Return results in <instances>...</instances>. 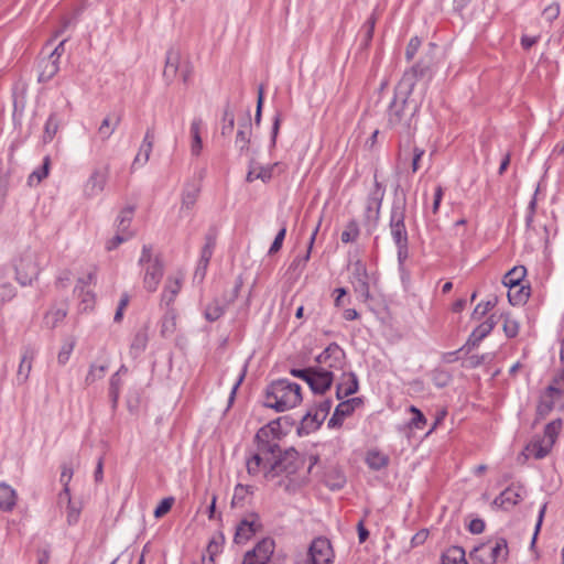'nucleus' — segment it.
Listing matches in <instances>:
<instances>
[{"label":"nucleus","instance_id":"603ef678","mask_svg":"<svg viewBox=\"0 0 564 564\" xmlns=\"http://www.w3.org/2000/svg\"><path fill=\"white\" fill-rule=\"evenodd\" d=\"M66 316V311L63 308H57L54 311H51L45 316V324L50 328H54L57 326L59 322H62Z\"/></svg>","mask_w":564,"mask_h":564},{"label":"nucleus","instance_id":"6ab92c4d","mask_svg":"<svg viewBox=\"0 0 564 564\" xmlns=\"http://www.w3.org/2000/svg\"><path fill=\"white\" fill-rule=\"evenodd\" d=\"M200 193V185L198 183L188 182L184 185L182 192L181 213L191 210Z\"/></svg>","mask_w":564,"mask_h":564},{"label":"nucleus","instance_id":"6e6d98bb","mask_svg":"<svg viewBox=\"0 0 564 564\" xmlns=\"http://www.w3.org/2000/svg\"><path fill=\"white\" fill-rule=\"evenodd\" d=\"M359 235L358 225L355 221H351L347 225L346 229L341 232V241L345 243L351 242L356 240Z\"/></svg>","mask_w":564,"mask_h":564},{"label":"nucleus","instance_id":"b1692460","mask_svg":"<svg viewBox=\"0 0 564 564\" xmlns=\"http://www.w3.org/2000/svg\"><path fill=\"white\" fill-rule=\"evenodd\" d=\"M527 274V269L523 265H517L513 267L511 270H509L502 279V283L505 286H507L509 290H513L518 286H520L521 281L524 279Z\"/></svg>","mask_w":564,"mask_h":564},{"label":"nucleus","instance_id":"cd10ccee","mask_svg":"<svg viewBox=\"0 0 564 564\" xmlns=\"http://www.w3.org/2000/svg\"><path fill=\"white\" fill-rule=\"evenodd\" d=\"M176 311L172 307H167L162 318L161 335L163 337L172 336L176 330Z\"/></svg>","mask_w":564,"mask_h":564},{"label":"nucleus","instance_id":"2f4dec72","mask_svg":"<svg viewBox=\"0 0 564 564\" xmlns=\"http://www.w3.org/2000/svg\"><path fill=\"white\" fill-rule=\"evenodd\" d=\"M487 544V553L489 558H491V564H495L499 558H505L508 554L507 541L505 539H499L495 544Z\"/></svg>","mask_w":564,"mask_h":564},{"label":"nucleus","instance_id":"5fc2aeb1","mask_svg":"<svg viewBox=\"0 0 564 564\" xmlns=\"http://www.w3.org/2000/svg\"><path fill=\"white\" fill-rule=\"evenodd\" d=\"M74 347H75L74 339H68L67 341H65L63 344V346L61 347V350L58 352V356H57V361L59 365H65L69 360L70 354H72Z\"/></svg>","mask_w":564,"mask_h":564},{"label":"nucleus","instance_id":"bf43d9fd","mask_svg":"<svg viewBox=\"0 0 564 564\" xmlns=\"http://www.w3.org/2000/svg\"><path fill=\"white\" fill-rule=\"evenodd\" d=\"M14 296H15V288L11 283L4 282V283L0 284V303L1 304L11 301Z\"/></svg>","mask_w":564,"mask_h":564},{"label":"nucleus","instance_id":"7c9ffc66","mask_svg":"<svg viewBox=\"0 0 564 564\" xmlns=\"http://www.w3.org/2000/svg\"><path fill=\"white\" fill-rule=\"evenodd\" d=\"M366 463L370 469L381 470L388 466L389 457L379 451L372 449L367 453Z\"/></svg>","mask_w":564,"mask_h":564},{"label":"nucleus","instance_id":"dca6fc26","mask_svg":"<svg viewBox=\"0 0 564 564\" xmlns=\"http://www.w3.org/2000/svg\"><path fill=\"white\" fill-rule=\"evenodd\" d=\"M154 143V129L149 128L144 134L142 143L139 149V153L135 155L131 169H134L138 164H145L151 155Z\"/></svg>","mask_w":564,"mask_h":564},{"label":"nucleus","instance_id":"a211bd4d","mask_svg":"<svg viewBox=\"0 0 564 564\" xmlns=\"http://www.w3.org/2000/svg\"><path fill=\"white\" fill-rule=\"evenodd\" d=\"M17 281L22 285H29L32 283L33 279H35L39 274V268L32 261H21L19 265L15 268Z\"/></svg>","mask_w":564,"mask_h":564},{"label":"nucleus","instance_id":"a878e982","mask_svg":"<svg viewBox=\"0 0 564 564\" xmlns=\"http://www.w3.org/2000/svg\"><path fill=\"white\" fill-rule=\"evenodd\" d=\"M17 495L13 488L2 482L0 484V509L11 511L15 506Z\"/></svg>","mask_w":564,"mask_h":564},{"label":"nucleus","instance_id":"f257e3e1","mask_svg":"<svg viewBox=\"0 0 564 564\" xmlns=\"http://www.w3.org/2000/svg\"><path fill=\"white\" fill-rule=\"evenodd\" d=\"M420 102L405 94L404 89L395 88L393 100L388 109V124L399 135V145H409L417 127Z\"/></svg>","mask_w":564,"mask_h":564},{"label":"nucleus","instance_id":"c85d7f7f","mask_svg":"<svg viewBox=\"0 0 564 564\" xmlns=\"http://www.w3.org/2000/svg\"><path fill=\"white\" fill-rule=\"evenodd\" d=\"M250 133H251V122L250 119H246L242 124L239 126L236 135V145L239 148L240 152H243L249 149L250 143Z\"/></svg>","mask_w":564,"mask_h":564},{"label":"nucleus","instance_id":"58836bf2","mask_svg":"<svg viewBox=\"0 0 564 564\" xmlns=\"http://www.w3.org/2000/svg\"><path fill=\"white\" fill-rule=\"evenodd\" d=\"M225 311L226 306L221 305L218 300H214L206 305L204 316L208 322H216L225 314Z\"/></svg>","mask_w":564,"mask_h":564},{"label":"nucleus","instance_id":"680f3d73","mask_svg":"<svg viewBox=\"0 0 564 564\" xmlns=\"http://www.w3.org/2000/svg\"><path fill=\"white\" fill-rule=\"evenodd\" d=\"M174 498L172 497L164 498L163 500H161V502L154 510V517L162 518L164 514H166L171 510Z\"/></svg>","mask_w":564,"mask_h":564},{"label":"nucleus","instance_id":"6e6552de","mask_svg":"<svg viewBox=\"0 0 564 564\" xmlns=\"http://www.w3.org/2000/svg\"><path fill=\"white\" fill-rule=\"evenodd\" d=\"M274 549V540L264 538L245 554L241 564H267L273 555Z\"/></svg>","mask_w":564,"mask_h":564},{"label":"nucleus","instance_id":"49530a36","mask_svg":"<svg viewBox=\"0 0 564 564\" xmlns=\"http://www.w3.org/2000/svg\"><path fill=\"white\" fill-rule=\"evenodd\" d=\"M486 549L487 544L475 546L469 553L470 561L475 564H491V558H489Z\"/></svg>","mask_w":564,"mask_h":564},{"label":"nucleus","instance_id":"72a5a7b5","mask_svg":"<svg viewBox=\"0 0 564 564\" xmlns=\"http://www.w3.org/2000/svg\"><path fill=\"white\" fill-rule=\"evenodd\" d=\"M291 373L302 379L304 382L308 384V388H317V370L314 367L302 368V369H292Z\"/></svg>","mask_w":564,"mask_h":564},{"label":"nucleus","instance_id":"9b49d317","mask_svg":"<svg viewBox=\"0 0 564 564\" xmlns=\"http://www.w3.org/2000/svg\"><path fill=\"white\" fill-rule=\"evenodd\" d=\"M164 273V265L159 256H155L153 262L145 267L143 286L149 292H155Z\"/></svg>","mask_w":564,"mask_h":564},{"label":"nucleus","instance_id":"0eeeda50","mask_svg":"<svg viewBox=\"0 0 564 564\" xmlns=\"http://www.w3.org/2000/svg\"><path fill=\"white\" fill-rule=\"evenodd\" d=\"M553 409L564 410V390H544L540 394L533 425L544 420Z\"/></svg>","mask_w":564,"mask_h":564},{"label":"nucleus","instance_id":"864d4df0","mask_svg":"<svg viewBox=\"0 0 564 564\" xmlns=\"http://www.w3.org/2000/svg\"><path fill=\"white\" fill-rule=\"evenodd\" d=\"M503 317V332L506 334L507 337L509 338H513L518 335L519 333V323L511 318L509 315H505L502 316Z\"/></svg>","mask_w":564,"mask_h":564},{"label":"nucleus","instance_id":"13d9d810","mask_svg":"<svg viewBox=\"0 0 564 564\" xmlns=\"http://www.w3.org/2000/svg\"><path fill=\"white\" fill-rule=\"evenodd\" d=\"M317 235H319V231H317V225L314 227V229L312 230V235H311V241H310V246H308V250L306 252V254L303 257V258H297L293 261L292 263V267H294L295 269H299L300 267L304 265L305 262L308 260L310 258V253L312 251V248H313V245H314V241L317 237Z\"/></svg>","mask_w":564,"mask_h":564},{"label":"nucleus","instance_id":"e2e57ef3","mask_svg":"<svg viewBox=\"0 0 564 564\" xmlns=\"http://www.w3.org/2000/svg\"><path fill=\"white\" fill-rule=\"evenodd\" d=\"M224 121H225V123L221 128V134L228 135L231 133L234 126H235V116L229 109H226L224 111Z\"/></svg>","mask_w":564,"mask_h":564},{"label":"nucleus","instance_id":"423d86ee","mask_svg":"<svg viewBox=\"0 0 564 564\" xmlns=\"http://www.w3.org/2000/svg\"><path fill=\"white\" fill-rule=\"evenodd\" d=\"M302 390H267L263 404L276 412H284L302 401Z\"/></svg>","mask_w":564,"mask_h":564},{"label":"nucleus","instance_id":"4468645a","mask_svg":"<svg viewBox=\"0 0 564 564\" xmlns=\"http://www.w3.org/2000/svg\"><path fill=\"white\" fill-rule=\"evenodd\" d=\"M108 170L106 166L104 170H95L85 185V193L89 197L99 195L107 183Z\"/></svg>","mask_w":564,"mask_h":564},{"label":"nucleus","instance_id":"393cba45","mask_svg":"<svg viewBox=\"0 0 564 564\" xmlns=\"http://www.w3.org/2000/svg\"><path fill=\"white\" fill-rule=\"evenodd\" d=\"M324 484L330 490H338L346 484V477L339 468L333 467L329 471L325 473Z\"/></svg>","mask_w":564,"mask_h":564},{"label":"nucleus","instance_id":"ea45409f","mask_svg":"<svg viewBox=\"0 0 564 564\" xmlns=\"http://www.w3.org/2000/svg\"><path fill=\"white\" fill-rule=\"evenodd\" d=\"M121 121V117L120 116H117L116 119L112 121L110 119V117H106L99 128H98V133L99 135L101 137L102 140H107L108 138H110V135L116 131L117 127L119 126Z\"/></svg>","mask_w":564,"mask_h":564},{"label":"nucleus","instance_id":"f3484780","mask_svg":"<svg viewBox=\"0 0 564 564\" xmlns=\"http://www.w3.org/2000/svg\"><path fill=\"white\" fill-rule=\"evenodd\" d=\"M180 63H181L180 52L176 48L171 47L166 52L165 67L163 70V76L167 84H170L175 78V76L178 72L180 65H181Z\"/></svg>","mask_w":564,"mask_h":564},{"label":"nucleus","instance_id":"aec40b11","mask_svg":"<svg viewBox=\"0 0 564 564\" xmlns=\"http://www.w3.org/2000/svg\"><path fill=\"white\" fill-rule=\"evenodd\" d=\"M495 325V315H491L473 330L467 340V345L473 347L477 346L494 329Z\"/></svg>","mask_w":564,"mask_h":564},{"label":"nucleus","instance_id":"9d476101","mask_svg":"<svg viewBox=\"0 0 564 564\" xmlns=\"http://www.w3.org/2000/svg\"><path fill=\"white\" fill-rule=\"evenodd\" d=\"M262 530V523L257 513H251L242 519L237 525L234 541L241 544L250 540L256 533Z\"/></svg>","mask_w":564,"mask_h":564},{"label":"nucleus","instance_id":"4be33fe9","mask_svg":"<svg viewBox=\"0 0 564 564\" xmlns=\"http://www.w3.org/2000/svg\"><path fill=\"white\" fill-rule=\"evenodd\" d=\"M40 73L37 80L39 83H47L51 80L59 70V62L52 58H43L40 64Z\"/></svg>","mask_w":564,"mask_h":564},{"label":"nucleus","instance_id":"69168bd1","mask_svg":"<svg viewBox=\"0 0 564 564\" xmlns=\"http://www.w3.org/2000/svg\"><path fill=\"white\" fill-rule=\"evenodd\" d=\"M421 46V40L417 36L412 37L405 48V57L410 62L417 53Z\"/></svg>","mask_w":564,"mask_h":564},{"label":"nucleus","instance_id":"7ed1b4c3","mask_svg":"<svg viewBox=\"0 0 564 564\" xmlns=\"http://www.w3.org/2000/svg\"><path fill=\"white\" fill-rule=\"evenodd\" d=\"M344 357V350L337 344H329L319 354V388L332 387L335 371H341Z\"/></svg>","mask_w":564,"mask_h":564},{"label":"nucleus","instance_id":"774afa93","mask_svg":"<svg viewBox=\"0 0 564 564\" xmlns=\"http://www.w3.org/2000/svg\"><path fill=\"white\" fill-rule=\"evenodd\" d=\"M285 235H286V228L285 227H282L279 232L276 234L270 249H269V254H274L275 252H278L281 248H282V245H283V240L285 238Z\"/></svg>","mask_w":564,"mask_h":564},{"label":"nucleus","instance_id":"a18cd8bd","mask_svg":"<svg viewBox=\"0 0 564 564\" xmlns=\"http://www.w3.org/2000/svg\"><path fill=\"white\" fill-rule=\"evenodd\" d=\"M317 538H314L304 554H300L295 564H317Z\"/></svg>","mask_w":564,"mask_h":564},{"label":"nucleus","instance_id":"3c124183","mask_svg":"<svg viewBox=\"0 0 564 564\" xmlns=\"http://www.w3.org/2000/svg\"><path fill=\"white\" fill-rule=\"evenodd\" d=\"M250 489H251L250 486H245V485L238 484L235 487L231 505L235 507L241 506L243 500L246 499V497L251 492Z\"/></svg>","mask_w":564,"mask_h":564},{"label":"nucleus","instance_id":"8fccbe9b","mask_svg":"<svg viewBox=\"0 0 564 564\" xmlns=\"http://www.w3.org/2000/svg\"><path fill=\"white\" fill-rule=\"evenodd\" d=\"M397 246V257H398V265L399 271L401 273V278L404 281L408 273L405 271L404 262L409 257V242L395 245Z\"/></svg>","mask_w":564,"mask_h":564},{"label":"nucleus","instance_id":"0e129e2a","mask_svg":"<svg viewBox=\"0 0 564 564\" xmlns=\"http://www.w3.org/2000/svg\"><path fill=\"white\" fill-rule=\"evenodd\" d=\"M131 237H132V232L124 234V232H121V231L117 230L116 236L111 240L108 241L107 249L108 250H113L119 245H121L122 242L129 240Z\"/></svg>","mask_w":564,"mask_h":564},{"label":"nucleus","instance_id":"4c0bfd02","mask_svg":"<svg viewBox=\"0 0 564 564\" xmlns=\"http://www.w3.org/2000/svg\"><path fill=\"white\" fill-rule=\"evenodd\" d=\"M530 296V286L520 285L513 290L508 291V300L511 305L524 304Z\"/></svg>","mask_w":564,"mask_h":564},{"label":"nucleus","instance_id":"c03bdc74","mask_svg":"<svg viewBox=\"0 0 564 564\" xmlns=\"http://www.w3.org/2000/svg\"><path fill=\"white\" fill-rule=\"evenodd\" d=\"M315 430H317V412H315L314 414L308 413L306 416L303 417L300 426L297 427V434L300 436L308 435Z\"/></svg>","mask_w":564,"mask_h":564},{"label":"nucleus","instance_id":"052dcab7","mask_svg":"<svg viewBox=\"0 0 564 564\" xmlns=\"http://www.w3.org/2000/svg\"><path fill=\"white\" fill-rule=\"evenodd\" d=\"M497 303V297H494L492 300H489L485 303H479L474 312H473V318H481L484 315L487 314L489 310H491Z\"/></svg>","mask_w":564,"mask_h":564},{"label":"nucleus","instance_id":"c756f323","mask_svg":"<svg viewBox=\"0 0 564 564\" xmlns=\"http://www.w3.org/2000/svg\"><path fill=\"white\" fill-rule=\"evenodd\" d=\"M442 564H468L465 550L460 546H451L443 554Z\"/></svg>","mask_w":564,"mask_h":564},{"label":"nucleus","instance_id":"79ce46f5","mask_svg":"<svg viewBox=\"0 0 564 564\" xmlns=\"http://www.w3.org/2000/svg\"><path fill=\"white\" fill-rule=\"evenodd\" d=\"M133 213H134L133 206H128L120 212L119 216L117 217V230L118 231H121L124 234L129 232L128 229L132 221Z\"/></svg>","mask_w":564,"mask_h":564},{"label":"nucleus","instance_id":"09e8293b","mask_svg":"<svg viewBox=\"0 0 564 564\" xmlns=\"http://www.w3.org/2000/svg\"><path fill=\"white\" fill-rule=\"evenodd\" d=\"M409 412L412 414V417L409 421L408 426L410 429L422 430L426 424V419L422 411L414 405H410Z\"/></svg>","mask_w":564,"mask_h":564},{"label":"nucleus","instance_id":"de8ad7c7","mask_svg":"<svg viewBox=\"0 0 564 564\" xmlns=\"http://www.w3.org/2000/svg\"><path fill=\"white\" fill-rule=\"evenodd\" d=\"M50 164V158L45 156L42 166L30 174L28 178L29 185H33L34 182L35 184H39L43 178H45L48 175Z\"/></svg>","mask_w":564,"mask_h":564},{"label":"nucleus","instance_id":"338daca9","mask_svg":"<svg viewBox=\"0 0 564 564\" xmlns=\"http://www.w3.org/2000/svg\"><path fill=\"white\" fill-rule=\"evenodd\" d=\"M66 505H67V523L69 525H73L75 523H77L78 519H79V514H80V508L74 506L72 503V499L69 498V502L66 501Z\"/></svg>","mask_w":564,"mask_h":564},{"label":"nucleus","instance_id":"5701e85b","mask_svg":"<svg viewBox=\"0 0 564 564\" xmlns=\"http://www.w3.org/2000/svg\"><path fill=\"white\" fill-rule=\"evenodd\" d=\"M33 350L25 348L17 372V382L22 386L26 382L32 368Z\"/></svg>","mask_w":564,"mask_h":564},{"label":"nucleus","instance_id":"412c9836","mask_svg":"<svg viewBox=\"0 0 564 564\" xmlns=\"http://www.w3.org/2000/svg\"><path fill=\"white\" fill-rule=\"evenodd\" d=\"M354 412L352 401H343L340 402L332 417L328 420L327 425L329 429L339 427L343 424V421L346 416L350 415Z\"/></svg>","mask_w":564,"mask_h":564},{"label":"nucleus","instance_id":"a19ab883","mask_svg":"<svg viewBox=\"0 0 564 564\" xmlns=\"http://www.w3.org/2000/svg\"><path fill=\"white\" fill-rule=\"evenodd\" d=\"M335 553L328 539L319 536V562L323 564H333Z\"/></svg>","mask_w":564,"mask_h":564},{"label":"nucleus","instance_id":"2eb2a0df","mask_svg":"<svg viewBox=\"0 0 564 564\" xmlns=\"http://www.w3.org/2000/svg\"><path fill=\"white\" fill-rule=\"evenodd\" d=\"M384 191L382 189L380 183L375 181V189L369 194L367 198L366 213L367 218L377 219L379 216L382 198Z\"/></svg>","mask_w":564,"mask_h":564},{"label":"nucleus","instance_id":"f8f14e48","mask_svg":"<svg viewBox=\"0 0 564 564\" xmlns=\"http://www.w3.org/2000/svg\"><path fill=\"white\" fill-rule=\"evenodd\" d=\"M351 284L354 291L358 294L360 299L364 301L368 300L369 294V283H368V273L366 265L361 261H357L354 264V271L351 276Z\"/></svg>","mask_w":564,"mask_h":564},{"label":"nucleus","instance_id":"f704fd0d","mask_svg":"<svg viewBox=\"0 0 564 564\" xmlns=\"http://www.w3.org/2000/svg\"><path fill=\"white\" fill-rule=\"evenodd\" d=\"M149 341L147 329H140L135 333L130 345V351L133 356H139L147 348Z\"/></svg>","mask_w":564,"mask_h":564},{"label":"nucleus","instance_id":"20e7f679","mask_svg":"<svg viewBox=\"0 0 564 564\" xmlns=\"http://www.w3.org/2000/svg\"><path fill=\"white\" fill-rule=\"evenodd\" d=\"M406 198L395 197L390 214V232L395 245L409 242L405 227Z\"/></svg>","mask_w":564,"mask_h":564},{"label":"nucleus","instance_id":"1a4fd4ad","mask_svg":"<svg viewBox=\"0 0 564 564\" xmlns=\"http://www.w3.org/2000/svg\"><path fill=\"white\" fill-rule=\"evenodd\" d=\"M430 75V63L423 59L415 63L410 69L405 70L397 87L404 89L405 94H412L419 79Z\"/></svg>","mask_w":564,"mask_h":564},{"label":"nucleus","instance_id":"c9c22d12","mask_svg":"<svg viewBox=\"0 0 564 564\" xmlns=\"http://www.w3.org/2000/svg\"><path fill=\"white\" fill-rule=\"evenodd\" d=\"M61 120L56 112H52L44 126L43 141L44 143L51 142L58 131Z\"/></svg>","mask_w":564,"mask_h":564},{"label":"nucleus","instance_id":"39448f33","mask_svg":"<svg viewBox=\"0 0 564 564\" xmlns=\"http://www.w3.org/2000/svg\"><path fill=\"white\" fill-rule=\"evenodd\" d=\"M299 468V453L293 448L285 449L284 452H276V457L271 462V467L265 471V478L272 479L281 474L286 476L294 474Z\"/></svg>","mask_w":564,"mask_h":564},{"label":"nucleus","instance_id":"ddd939ff","mask_svg":"<svg viewBox=\"0 0 564 564\" xmlns=\"http://www.w3.org/2000/svg\"><path fill=\"white\" fill-rule=\"evenodd\" d=\"M524 494L525 491L523 487L512 485L495 498L494 505L505 510H509L523 499Z\"/></svg>","mask_w":564,"mask_h":564},{"label":"nucleus","instance_id":"473e14b6","mask_svg":"<svg viewBox=\"0 0 564 564\" xmlns=\"http://www.w3.org/2000/svg\"><path fill=\"white\" fill-rule=\"evenodd\" d=\"M181 290V283L177 279L173 280L171 278L167 279L166 285L162 293L161 302L170 307V305L174 302V299L178 294Z\"/></svg>","mask_w":564,"mask_h":564},{"label":"nucleus","instance_id":"e433bc0d","mask_svg":"<svg viewBox=\"0 0 564 564\" xmlns=\"http://www.w3.org/2000/svg\"><path fill=\"white\" fill-rule=\"evenodd\" d=\"M108 368L109 366L106 361L101 364H93L90 366L89 372L86 376V383L88 386L96 384L100 379L105 377Z\"/></svg>","mask_w":564,"mask_h":564},{"label":"nucleus","instance_id":"37998d69","mask_svg":"<svg viewBox=\"0 0 564 564\" xmlns=\"http://www.w3.org/2000/svg\"><path fill=\"white\" fill-rule=\"evenodd\" d=\"M563 422L561 419H555L547 423L544 429L543 440L551 442L552 446L555 444L558 433L562 430Z\"/></svg>","mask_w":564,"mask_h":564},{"label":"nucleus","instance_id":"bb28decb","mask_svg":"<svg viewBox=\"0 0 564 564\" xmlns=\"http://www.w3.org/2000/svg\"><path fill=\"white\" fill-rule=\"evenodd\" d=\"M552 443L545 442L543 438L531 442L527 447L525 451L529 453V455L533 456L536 459H542L545 456L549 455V453L552 449Z\"/></svg>","mask_w":564,"mask_h":564},{"label":"nucleus","instance_id":"f03ea898","mask_svg":"<svg viewBox=\"0 0 564 564\" xmlns=\"http://www.w3.org/2000/svg\"><path fill=\"white\" fill-rule=\"evenodd\" d=\"M278 425L279 423L274 421L257 432L258 453L247 462V470L250 475L258 474L262 465L268 469L271 467V462L279 451V444L275 442Z\"/></svg>","mask_w":564,"mask_h":564},{"label":"nucleus","instance_id":"4d7b16f0","mask_svg":"<svg viewBox=\"0 0 564 564\" xmlns=\"http://www.w3.org/2000/svg\"><path fill=\"white\" fill-rule=\"evenodd\" d=\"M317 235H319V231H317V225L314 227V229L312 230V235H311V241H310V246H308V250L306 252V254L303 257V258H297L293 261L292 263V267H294L295 269H299L300 267L304 265L305 262L308 260L310 258V253L312 251V248H313V245H314V241L317 237Z\"/></svg>","mask_w":564,"mask_h":564}]
</instances>
